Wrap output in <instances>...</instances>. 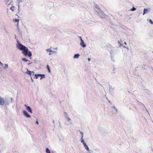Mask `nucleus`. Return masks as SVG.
Returning <instances> with one entry per match:
<instances>
[{"instance_id": "nucleus-24", "label": "nucleus", "mask_w": 153, "mask_h": 153, "mask_svg": "<svg viewBox=\"0 0 153 153\" xmlns=\"http://www.w3.org/2000/svg\"><path fill=\"white\" fill-rule=\"evenodd\" d=\"M149 22L151 24H153V22L152 21V20L151 19H149Z\"/></svg>"}, {"instance_id": "nucleus-5", "label": "nucleus", "mask_w": 153, "mask_h": 153, "mask_svg": "<svg viewBox=\"0 0 153 153\" xmlns=\"http://www.w3.org/2000/svg\"><path fill=\"white\" fill-rule=\"evenodd\" d=\"M46 51L47 53H49V55H51L52 53H56V52L55 51H52L50 48L46 50Z\"/></svg>"}, {"instance_id": "nucleus-37", "label": "nucleus", "mask_w": 153, "mask_h": 153, "mask_svg": "<svg viewBox=\"0 0 153 153\" xmlns=\"http://www.w3.org/2000/svg\"><path fill=\"white\" fill-rule=\"evenodd\" d=\"M25 105V106H26H26H27L26 105Z\"/></svg>"}, {"instance_id": "nucleus-14", "label": "nucleus", "mask_w": 153, "mask_h": 153, "mask_svg": "<svg viewBox=\"0 0 153 153\" xmlns=\"http://www.w3.org/2000/svg\"><path fill=\"white\" fill-rule=\"evenodd\" d=\"M110 53L111 56L115 53V52L114 50H111V51Z\"/></svg>"}, {"instance_id": "nucleus-15", "label": "nucleus", "mask_w": 153, "mask_h": 153, "mask_svg": "<svg viewBox=\"0 0 153 153\" xmlns=\"http://www.w3.org/2000/svg\"><path fill=\"white\" fill-rule=\"evenodd\" d=\"M148 12L146 8H144L143 10V15H144L145 13H147Z\"/></svg>"}, {"instance_id": "nucleus-38", "label": "nucleus", "mask_w": 153, "mask_h": 153, "mask_svg": "<svg viewBox=\"0 0 153 153\" xmlns=\"http://www.w3.org/2000/svg\"><path fill=\"white\" fill-rule=\"evenodd\" d=\"M118 43H119V44H120V42H119V41H118Z\"/></svg>"}, {"instance_id": "nucleus-6", "label": "nucleus", "mask_w": 153, "mask_h": 153, "mask_svg": "<svg viewBox=\"0 0 153 153\" xmlns=\"http://www.w3.org/2000/svg\"><path fill=\"white\" fill-rule=\"evenodd\" d=\"M35 77H36V79H37L38 78V77H40V79L41 80L42 79V78H45V75L44 74H36L35 75Z\"/></svg>"}, {"instance_id": "nucleus-26", "label": "nucleus", "mask_w": 153, "mask_h": 153, "mask_svg": "<svg viewBox=\"0 0 153 153\" xmlns=\"http://www.w3.org/2000/svg\"><path fill=\"white\" fill-rule=\"evenodd\" d=\"M0 65L1 66H2L3 65V64L0 61Z\"/></svg>"}, {"instance_id": "nucleus-19", "label": "nucleus", "mask_w": 153, "mask_h": 153, "mask_svg": "<svg viewBox=\"0 0 153 153\" xmlns=\"http://www.w3.org/2000/svg\"><path fill=\"white\" fill-rule=\"evenodd\" d=\"M100 13H102V15L101 16L102 17H103L104 16H105V13H103V12L101 10Z\"/></svg>"}, {"instance_id": "nucleus-7", "label": "nucleus", "mask_w": 153, "mask_h": 153, "mask_svg": "<svg viewBox=\"0 0 153 153\" xmlns=\"http://www.w3.org/2000/svg\"><path fill=\"white\" fill-rule=\"evenodd\" d=\"M80 45L83 48L85 47L86 46V45L84 43V42L83 40H82L81 41V42L80 43Z\"/></svg>"}, {"instance_id": "nucleus-40", "label": "nucleus", "mask_w": 153, "mask_h": 153, "mask_svg": "<svg viewBox=\"0 0 153 153\" xmlns=\"http://www.w3.org/2000/svg\"><path fill=\"white\" fill-rule=\"evenodd\" d=\"M18 7H19V5Z\"/></svg>"}, {"instance_id": "nucleus-16", "label": "nucleus", "mask_w": 153, "mask_h": 153, "mask_svg": "<svg viewBox=\"0 0 153 153\" xmlns=\"http://www.w3.org/2000/svg\"><path fill=\"white\" fill-rule=\"evenodd\" d=\"M11 6L10 7V9L12 11H14V7L13 6V4L11 5Z\"/></svg>"}, {"instance_id": "nucleus-20", "label": "nucleus", "mask_w": 153, "mask_h": 153, "mask_svg": "<svg viewBox=\"0 0 153 153\" xmlns=\"http://www.w3.org/2000/svg\"><path fill=\"white\" fill-rule=\"evenodd\" d=\"M136 10V8H135L134 7H133L132 8H131V9L130 10V11H134L135 10Z\"/></svg>"}, {"instance_id": "nucleus-8", "label": "nucleus", "mask_w": 153, "mask_h": 153, "mask_svg": "<svg viewBox=\"0 0 153 153\" xmlns=\"http://www.w3.org/2000/svg\"><path fill=\"white\" fill-rule=\"evenodd\" d=\"M23 114L27 117L30 118V116L28 114V113L25 111H23Z\"/></svg>"}, {"instance_id": "nucleus-34", "label": "nucleus", "mask_w": 153, "mask_h": 153, "mask_svg": "<svg viewBox=\"0 0 153 153\" xmlns=\"http://www.w3.org/2000/svg\"><path fill=\"white\" fill-rule=\"evenodd\" d=\"M124 47L125 48H127L126 47V46H124Z\"/></svg>"}, {"instance_id": "nucleus-21", "label": "nucleus", "mask_w": 153, "mask_h": 153, "mask_svg": "<svg viewBox=\"0 0 153 153\" xmlns=\"http://www.w3.org/2000/svg\"><path fill=\"white\" fill-rule=\"evenodd\" d=\"M22 61H24V62H27V61H29V60H28L27 59H26L25 58H22Z\"/></svg>"}, {"instance_id": "nucleus-9", "label": "nucleus", "mask_w": 153, "mask_h": 153, "mask_svg": "<svg viewBox=\"0 0 153 153\" xmlns=\"http://www.w3.org/2000/svg\"><path fill=\"white\" fill-rule=\"evenodd\" d=\"M26 109L30 113H32V109L29 106H26Z\"/></svg>"}, {"instance_id": "nucleus-25", "label": "nucleus", "mask_w": 153, "mask_h": 153, "mask_svg": "<svg viewBox=\"0 0 153 153\" xmlns=\"http://www.w3.org/2000/svg\"><path fill=\"white\" fill-rule=\"evenodd\" d=\"M80 133L81 134V137H83V134L82 132H80Z\"/></svg>"}, {"instance_id": "nucleus-35", "label": "nucleus", "mask_w": 153, "mask_h": 153, "mask_svg": "<svg viewBox=\"0 0 153 153\" xmlns=\"http://www.w3.org/2000/svg\"><path fill=\"white\" fill-rule=\"evenodd\" d=\"M124 44L126 45V42H124Z\"/></svg>"}, {"instance_id": "nucleus-1", "label": "nucleus", "mask_w": 153, "mask_h": 153, "mask_svg": "<svg viewBox=\"0 0 153 153\" xmlns=\"http://www.w3.org/2000/svg\"><path fill=\"white\" fill-rule=\"evenodd\" d=\"M16 45L17 48L20 51H22V53L25 56H28L29 57H30L32 56L31 52L29 51L28 49L20 43L18 40L17 41V44Z\"/></svg>"}, {"instance_id": "nucleus-4", "label": "nucleus", "mask_w": 153, "mask_h": 153, "mask_svg": "<svg viewBox=\"0 0 153 153\" xmlns=\"http://www.w3.org/2000/svg\"><path fill=\"white\" fill-rule=\"evenodd\" d=\"M5 3L7 5L8 7H9L10 5H12L13 4V1L12 0H6Z\"/></svg>"}, {"instance_id": "nucleus-39", "label": "nucleus", "mask_w": 153, "mask_h": 153, "mask_svg": "<svg viewBox=\"0 0 153 153\" xmlns=\"http://www.w3.org/2000/svg\"><path fill=\"white\" fill-rule=\"evenodd\" d=\"M30 63H29V64H28V65H30Z\"/></svg>"}, {"instance_id": "nucleus-31", "label": "nucleus", "mask_w": 153, "mask_h": 153, "mask_svg": "<svg viewBox=\"0 0 153 153\" xmlns=\"http://www.w3.org/2000/svg\"><path fill=\"white\" fill-rule=\"evenodd\" d=\"M88 61H90V58H88Z\"/></svg>"}, {"instance_id": "nucleus-28", "label": "nucleus", "mask_w": 153, "mask_h": 153, "mask_svg": "<svg viewBox=\"0 0 153 153\" xmlns=\"http://www.w3.org/2000/svg\"><path fill=\"white\" fill-rule=\"evenodd\" d=\"M36 123L37 124H39L38 122L37 121H36Z\"/></svg>"}, {"instance_id": "nucleus-13", "label": "nucleus", "mask_w": 153, "mask_h": 153, "mask_svg": "<svg viewBox=\"0 0 153 153\" xmlns=\"http://www.w3.org/2000/svg\"><path fill=\"white\" fill-rule=\"evenodd\" d=\"M13 21L14 22H16L17 23V25L18 26L19 24V20L16 19H14L13 20Z\"/></svg>"}, {"instance_id": "nucleus-23", "label": "nucleus", "mask_w": 153, "mask_h": 153, "mask_svg": "<svg viewBox=\"0 0 153 153\" xmlns=\"http://www.w3.org/2000/svg\"><path fill=\"white\" fill-rule=\"evenodd\" d=\"M81 142L83 143V145H84V143H85L84 140H81Z\"/></svg>"}, {"instance_id": "nucleus-18", "label": "nucleus", "mask_w": 153, "mask_h": 153, "mask_svg": "<svg viewBox=\"0 0 153 153\" xmlns=\"http://www.w3.org/2000/svg\"><path fill=\"white\" fill-rule=\"evenodd\" d=\"M8 64H5V66L3 67V68L4 69H6L8 68Z\"/></svg>"}, {"instance_id": "nucleus-12", "label": "nucleus", "mask_w": 153, "mask_h": 153, "mask_svg": "<svg viewBox=\"0 0 153 153\" xmlns=\"http://www.w3.org/2000/svg\"><path fill=\"white\" fill-rule=\"evenodd\" d=\"M84 147H85V149L87 151H88L89 150V149L86 145V143H84V144L83 145Z\"/></svg>"}, {"instance_id": "nucleus-32", "label": "nucleus", "mask_w": 153, "mask_h": 153, "mask_svg": "<svg viewBox=\"0 0 153 153\" xmlns=\"http://www.w3.org/2000/svg\"><path fill=\"white\" fill-rule=\"evenodd\" d=\"M114 108L115 109L116 111H117V109L115 108V107L114 106Z\"/></svg>"}, {"instance_id": "nucleus-41", "label": "nucleus", "mask_w": 153, "mask_h": 153, "mask_svg": "<svg viewBox=\"0 0 153 153\" xmlns=\"http://www.w3.org/2000/svg\"><path fill=\"white\" fill-rule=\"evenodd\" d=\"M152 70H153V68H152Z\"/></svg>"}, {"instance_id": "nucleus-22", "label": "nucleus", "mask_w": 153, "mask_h": 153, "mask_svg": "<svg viewBox=\"0 0 153 153\" xmlns=\"http://www.w3.org/2000/svg\"><path fill=\"white\" fill-rule=\"evenodd\" d=\"M47 68L48 70V71L49 72V73H50L51 72V70H50V69L49 68V66L48 65H47Z\"/></svg>"}, {"instance_id": "nucleus-10", "label": "nucleus", "mask_w": 153, "mask_h": 153, "mask_svg": "<svg viewBox=\"0 0 153 153\" xmlns=\"http://www.w3.org/2000/svg\"><path fill=\"white\" fill-rule=\"evenodd\" d=\"M27 72H26V73L27 74H28L31 75L32 74V73H33V75H34V72L33 71L31 72L30 71L28 70H27Z\"/></svg>"}, {"instance_id": "nucleus-30", "label": "nucleus", "mask_w": 153, "mask_h": 153, "mask_svg": "<svg viewBox=\"0 0 153 153\" xmlns=\"http://www.w3.org/2000/svg\"><path fill=\"white\" fill-rule=\"evenodd\" d=\"M17 0V1H18L19 2H21V0Z\"/></svg>"}, {"instance_id": "nucleus-11", "label": "nucleus", "mask_w": 153, "mask_h": 153, "mask_svg": "<svg viewBox=\"0 0 153 153\" xmlns=\"http://www.w3.org/2000/svg\"><path fill=\"white\" fill-rule=\"evenodd\" d=\"M79 54H75L73 56V58L74 59L78 58L79 57Z\"/></svg>"}, {"instance_id": "nucleus-2", "label": "nucleus", "mask_w": 153, "mask_h": 153, "mask_svg": "<svg viewBox=\"0 0 153 153\" xmlns=\"http://www.w3.org/2000/svg\"><path fill=\"white\" fill-rule=\"evenodd\" d=\"M64 114L66 119V121L65 123V125L68 126L71 125L72 122L71 121V119L69 117L67 113L65 112H64Z\"/></svg>"}, {"instance_id": "nucleus-3", "label": "nucleus", "mask_w": 153, "mask_h": 153, "mask_svg": "<svg viewBox=\"0 0 153 153\" xmlns=\"http://www.w3.org/2000/svg\"><path fill=\"white\" fill-rule=\"evenodd\" d=\"M9 104V101L7 99H4L0 97V105H8Z\"/></svg>"}, {"instance_id": "nucleus-17", "label": "nucleus", "mask_w": 153, "mask_h": 153, "mask_svg": "<svg viewBox=\"0 0 153 153\" xmlns=\"http://www.w3.org/2000/svg\"><path fill=\"white\" fill-rule=\"evenodd\" d=\"M46 153H51L50 151L48 148H46Z\"/></svg>"}, {"instance_id": "nucleus-33", "label": "nucleus", "mask_w": 153, "mask_h": 153, "mask_svg": "<svg viewBox=\"0 0 153 153\" xmlns=\"http://www.w3.org/2000/svg\"><path fill=\"white\" fill-rule=\"evenodd\" d=\"M31 80H32L33 82V79H32V77H31Z\"/></svg>"}, {"instance_id": "nucleus-36", "label": "nucleus", "mask_w": 153, "mask_h": 153, "mask_svg": "<svg viewBox=\"0 0 153 153\" xmlns=\"http://www.w3.org/2000/svg\"><path fill=\"white\" fill-rule=\"evenodd\" d=\"M11 100L12 101V98H11Z\"/></svg>"}, {"instance_id": "nucleus-29", "label": "nucleus", "mask_w": 153, "mask_h": 153, "mask_svg": "<svg viewBox=\"0 0 153 153\" xmlns=\"http://www.w3.org/2000/svg\"><path fill=\"white\" fill-rule=\"evenodd\" d=\"M84 140L83 139V137H81V140Z\"/></svg>"}, {"instance_id": "nucleus-27", "label": "nucleus", "mask_w": 153, "mask_h": 153, "mask_svg": "<svg viewBox=\"0 0 153 153\" xmlns=\"http://www.w3.org/2000/svg\"><path fill=\"white\" fill-rule=\"evenodd\" d=\"M79 38L80 39V41H81L82 40L81 36H79Z\"/></svg>"}]
</instances>
